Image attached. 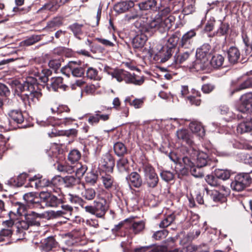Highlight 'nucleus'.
Wrapping results in <instances>:
<instances>
[{"instance_id": "49530a36", "label": "nucleus", "mask_w": 252, "mask_h": 252, "mask_svg": "<svg viewBox=\"0 0 252 252\" xmlns=\"http://www.w3.org/2000/svg\"><path fill=\"white\" fill-rule=\"evenodd\" d=\"M87 183L91 185H94L98 180V173L97 171L92 170L91 171L87 173L85 178Z\"/></svg>"}, {"instance_id": "393cba45", "label": "nucleus", "mask_w": 252, "mask_h": 252, "mask_svg": "<svg viewBox=\"0 0 252 252\" xmlns=\"http://www.w3.org/2000/svg\"><path fill=\"white\" fill-rule=\"evenodd\" d=\"M252 131V114H248L244 122L239 124L237 127L238 133L243 134Z\"/></svg>"}, {"instance_id": "4be33fe9", "label": "nucleus", "mask_w": 252, "mask_h": 252, "mask_svg": "<svg viewBox=\"0 0 252 252\" xmlns=\"http://www.w3.org/2000/svg\"><path fill=\"white\" fill-rule=\"evenodd\" d=\"M63 183L64 187L73 189L76 187L85 188V183L82 182L80 178H76L73 176H66L63 177Z\"/></svg>"}, {"instance_id": "69168bd1", "label": "nucleus", "mask_w": 252, "mask_h": 252, "mask_svg": "<svg viewBox=\"0 0 252 252\" xmlns=\"http://www.w3.org/2000/svg\"><path fill=\"white\" fill-rule=\"evenodd\" d=\"M190 172L191 175L196 178H202L204 176L202 167L197 165L192 167L190 169Z\"/></svg>"}, {"instance_id": "f03ea898", "label": "nucleus", "mask_w": 252, "mask_h": 252, "mask_svg": "<svg viewBox=\"0 0 252 252\" xmlns=\"http://www.w3.org/2000/svg\"><path fill=\"white\" fill-rule=\"evenodd\" d=\"M52 73V71L50 69H43L40 73L38 72L36 77L40 82L46 85L49 91L57 92L59 89L65 91L68 87L63 83V79L61 77H53L50 80V83H47L49 81L48 77Z\"/></svg>"}, {"instance_id": "20e7f679", "label": "nucleus", "mask_w": 252, "mask_h": 252, "mask_svg": "<svg viewBox=\"0 0 252 252\" xmlns=\"http://www.w3.org/2000/svg\"><path fill=\"white\" fill-rule=\"evenodd\" d=\"M36 81L34 83L29 84V88H26L20 97L24 104L31 106L34 104L36 101H38L41 96L42 93L39 89L38 78H35Z\"/></svg>"}, {"instance_id": "13d9d810", "label": "nucleus", "mask_w": 252, "mask_h": 252, "mask_svg": "<svg viewBox=\"0 0 252 252\" xmlns=\"http://www.w3.org/2000/svg\"><path fill=\"white\" fill-rule=\"evenodd\" d=\"M125 102L126 104L128 103L130 106L134 107L136 109L141 108L144 104L143 99L135 98L132 101L130 97H127L125 100Z\"/></svg>"}, {"instance_id": "a878e982", "label": "nucleus", "mask_w": 252, "mask_h": 252, "mask_svg": "<svg viewBox=\"0 0 252 252\" xmlns=\"http://www.w3.org/2000/svg\"><path fill=\"white\" fill-rule=\"evenodd\" d=\"M24 199L30 206L41 208V196H36L32 192L26 193L23 196Z\"/></svg>"}, {"instance_id": "bf43d9fd", "label": "nucleus", "mask_w": 252, "mask_h": 252, "mask_svg": "<svg viewBox=\"0 0 252 252\" xmlns=\"http://www.w3.org/2000/svg\"><path fill=\"white\" fill-rule=\"evenodd\" d=\"M195 3V0H188L185 2L183 11L186 14H189L194 11Z\"/></svg>"}, {"instance_id": "09e8293b", "label": "nucleus", "mask_w": 252, "mask_h": 252, "mask_svg": "<svg viewBox=\"0 0 252 252\" xmlns=\"http://www.w3.org/2000/svg\"><path fill=\"white\" fill-rule=\"evenodd\" d=\"M214 174L219 179L226 180L229 179L231 175L230 171L227 169H216Z\"/></svg>"}, {"instance_id": "4d7b16f0", "label": "nucleus", "mask_w": 252, "mask_h": 252, "mask_svg": "<svg viewBox=\"0 0 252 252\" xmlns=\"http://www.w3.org/2000/svg\"><path fill=\"white\" fill-rule=\"evenodd\" d=\"M63 62V59L61 57L59 59H55L50 60L48 63V65L51 69H52L55 72L57 73V70L61 66V63Z\"/></svg>"}, {"instance_id": "39448f33", "label": "nucleus", "mask_w": 252, "mask_h": 252, "mask_svg": "<svg viewBox=\"0 0 252 252\" xmlns=\"http://www.w3.org/2000/svg\"><path fill=\"white\" fill-rule=\"evenodd\" d=\"M180 36V32L178 31L172 34L168 38L165 46L162 47V52H160V62L165 63L171 58L177 45H179Z\"/></svg>"}, {"instance_id": "9d476101", "label": "nucleus", "mask_w": 252, "mask_h": 252, "mask_svg": "<svg viewBox=\"0 0 252 252\" xmlns=\"http://www.w3.org/2000/svg\"><path fill=\"white\" fill-rule=\"evenodd\" d=\"M41 196V208L47 207H57L62 203V195L60 198L48 192L40 193Z\"/></svg>"}, {"instance_id": "a19ab883", "label": "nucleus", "mask_w": 252, "mask_h": 252, "mask_svg": "<svg viewBox=\"0 0 252 252\" xmlns=\"http://www.w3.org/2000/svg\"><path fill=\"white\" fill-rule=\"evenodd\" d=\"M208 60L197 58L196 60L193 63L192 67L197 71H206L208 69L209 63Z\"/></svg>"}, {"instance_id": "f3484780", "label": "nucleus", "mask_w": 252, "mask_h": 252, "mask_svg": "<svg viewBox=\"0 0 252 252\" xmlns=\"http://www.w3.org/2000/svg\"><path fill=\"white\" fill-rule=\"evenodd\" d=\"M23 215L25 216V222H23V223H25L26 226L22 227L24 229H28L30 226H38L40 225V220L41 219V216L34 212H30L28 213H24Z\"/></svg>"}, {"instance_id": "7ed1b4c3", "label": "nucleus", "mask_w": 252, "mask_h": 252, "mask_svg": "<svg viewBox=\"0 0 252 252\" xmlns=\"http://www.w3.org/2000/svg\"><path fill=\"white\" fill-rule=\"evenodd\" d=\"M113 78L121 82L124 81L127 84H133L135 85H141L145 81L144 76H138L134 74L132 75L130 72L123 69L116 68L113 71L109 72Z\"/></svg>"}, {"instance_id": "de8ad7c7", "label": "nucleus", "mask_w": 252, "mask_h": 252, "mask_svg": "<svg viewBox=\"0 0 252 252\" xmlns=\"http://www.w3.org/2000/svg\"><path fill=\"white\" fill-rule=\"evenodd\" d=\"M28 177L29 175L28 174L23 173L20 174L17 178L11 179L10 183L16 187H21L24 184Z\"/></svg>"}, {"instance_id": "f257e3e1", "label": "nucleus", "mask_w": 252, "mask_h": 252, "mask_svg": "<svg viewBox=\"0 0 252 252\" xmlns=\"http://www.w3.org/2000/svg\"><path fill=\"white\" fill-rule=\"evenodd\" d=\"M158 13L154 18L150 16V20L147 26L150 27V30L158 31L163 33L172 27L174 18L173 16L169 15L171 10L168 7L161 10L158 7Z\"/></svg>"}, {"instance_id": "72a5a7b5", "label": "nucleus", "mask_w": 252, "mask_h": 252, "mask_svg": "<svg viewBox=\"0 0 252 252\" xmlns=\"http://www.w3.org/2000/svg\"><path fill=\"white\" fill-rule=\"evenodd\" d=\"M147 36L144 33L137 34L132 39V45L134 49H141L147 40Z\"/></svg>"}, {"instance_id": "338daca9", "label": "nucleus", "mask_w": 252, "mask_h": 252, "mask_svg": "<svg viewBox=\"0 0 252 252\" xmlns=\"http://www.w3.org/2000/svg\"><path fill=\"white\" fill-rule=\"evenodd\" d=\"M66 203H63L60 204V206L61 207L62 210L57 211V213L60 215H64L67 213L71 214L73 211V209L72 207L70 205Z\"/></svg>"}, {"instance_id": "79ce46f5", "label": "nucleus", "mask_w": 252, "mask_h": 252, "mask_svg": "<svg viewBox=\"0 0 252 252\" xmlns=\"http://www.w3.org/2000/svg\"><path fill=\"white\" fill-rule=\"evenodd\" d=\"M230 30V27L228 23L221 22L220 26L216 31V34H217V36H225V40H226Z\"/></svg>"}, {"instance_id": "5701e85b", "label": "nucleus", "mask_w": 252, "mask_h": 252, "mask_svg": "<svg viewBox=\"0 0 252 252\" xmlns=\"http://www.w3.org/2000/svg\"><path fill=\"white\" fill-rule=\"evenodd\" d=\"M62 203L69 202L71 204H78L85 210L86 202L78 195H73L71 193H69L67 196L63 194L62 195Z\"/></svg>"}, {"instance_id": "5fc2aeb1", "label": "nucleus", "mask_w": 252, "mask_h": 252, "mask_svg": "<svg viewBox=\"0 0 252 252\" xmlns=\"http://www.w3.org/2000/svg\"><path fill=\"white\" fill-rule=\"evenodd\" d=\"M81 157L80 152L77 149L71 150L68 155V160L71 163H74L78 161Z\"/></svg>"}, {"instance_id": "774afa93", "label": "nucleus", "mask_w": 252, "mask_h": 252, "mask_svg": "<svg viewBox=\"0 0 252 252\" xmlns=\"http://www.w3.org/2000/svg\"><path fill=\"white\" fill-rule=\"evenodd\" d=\"M87 169L88 167L86 165L78 163L75 167L76 175L78 176V178L81 177L85 174Z\"/></svg>"}, {"instance_id": "6e6552de", "label": "nucleus", "mask_w": 252, "mask_h": 252, "mask_svg": "<svg viewBox=\"0 0 252 252\" xmlns=\"http://www.w3.org/2000/svg\"><path fill=\"white\" fill-rule=\"evenodd\" d=\"M143 170L144 173L145 183L147 187L156 188L159 183V178L155 168L150 163L143 164Z\"/></svg>"}, {"instance_id": "c85d7f7f", "label": "nucleus", "mask_w": 252, "mask_h": 252, "mask_svg": "<svg viewBox=\"0 0 252 252\" xmlns=\"http://www.w3.org/2000/svg\"><path fill=\"white\" fill-rule=\"evenodd\" d=\"M128 230L130 233L137 234L142 231L145 226V222L142 221H134L133 219H128Z\"/></svg>"}, {"instance_id": "680f3d73", "label": "nucleus", "mask_w": 252, "mask_h": 252, "mask_svg": "<svg viewBox=\"0 0 252 252\" xmlns=\"http://www.w3.org/2000/svg\"><path fill=\"white\" fill-rule=\"evenodd\" d=\"M41 39V37L40 35L33 34L23 41L22 42L24 45L31 46L40 41Z\"/></svg>"}, {"instance_id": "aec40b11", "label": "nucleus", "mask_w": 252, "mask_h": 252, "mask_svg": "<svg viewBox=\"0 0 252 252\" xmlns=\"http://www.w3.org/2000/svg\"><path fill=\"white\" fill-rule=\"evenodd\" d=\"M63 177H62L61 176H56L52 178L51 180L48 179H43L42 180H40L39 183L40 187H47L53 188V190L54 192H58V190H60V189L58 187L60 185L61 183H63Z\"/></svg>"}, {"instance_id": "e2e57ef3", "label": "nucleus", "mask_w": 252, "mask_h": 252, "mask_svg": "<svg viewBox=\"0 0 252 252\" xmlns=\"http://www.w3.org/2000/svg\"><path fill=\"white\" fill-rule=\"evenodd\" d=\"M57 169L60 172L71 174L75 172V166L68 164H59Z\"/></svg>"}, {"instance_id": "f704fd0d", "label": "nucleus", "mask_w": 252, "mask_h": 252, "mask_svg": "<svg viewBox=\"0 0 252 252\" xmlns=\"http://www.w3.org/2000/svg\"><path fill=\"white\" fill-rule=\"evenodd\" d=\"M84 24L75 22L70 25L68 27V29L72 32L75 37L80 39V36L83 35L84 33Z\"/></svg>"}, {"instance_id": "a211bd4d", "label": "nucleus", "mask_w": 252, "mask_h": 252, "mask_svg": "<svg viewBox=\"0 0 252 252\" xmlns=\"http://www.w3.org/2000/svg\"><path fill=\"white\" fill-rule=\"evenodd\" d=\"M100 165L105 172H113L115 165V159L114 156L109 153L103 155Z\"/></svg>"}, {"instance_id": "c03bdc74", "label": "nucleus", "mask_w": 252, "mask_h": 252, "mask_svg": "<svg viewBox=\"0 0 252 252\" xmlns=\"http://www.w3.org/2000/svg\"><path fill=\"white\" fill-rule=\"evenodd\" d=\"M224 61V58L222 55L216 54L213 56L210 63L213 68H219L222 65Z\"/></svg>"}, {"instance_id": "0eeeda50", "label": "nucleus", "mask_w": 252, "mask_h": 252, "mask_svg": "<svg viewBox=\"0 0 252 252\" xmlns=\"http://www.w3.org/2000/svg\"><path fill=\"white\" fill-rule=\"evenodd\" d=\"M109 209L107 201L104 198H98L94 201L93 205H87L85 207L86 212L94 215L97 218L105 219L106 212Z\"/></svg>"}, {"instance_id": "052dcab7", "label": "nucleus", "mask_w": 252, "mask_h": 252, "mask_svg": "<svg viewBox=\"0 0 252 252\" xmlns=\"http://www.w3.org/2000/svg\"><path fill=\"white\" fill-rule=\"evenodd\" d=\"M205 180L212 187H218L220 186V182L214 174L207 175L206 177Z\"/></svg>"}, {"instance_id": "473e14b6", "label": "nucleus", "mask_w": 252, "mask_h": 252, "mask_svg": "<svg viewBox=\"0 0 252 252\" xmlns=\"http://www.w3.org/2000/svg\"><path fill=\"white\" fill-rule=\"evenodd\" d=\"M211 56V46L209 44H203L196 50V57L199 59L208 60Z\"/></svg>"}, {"instance_id": "c756f323", "label": "nucleus", "mask_w": 252, "mask_h": 252, "mask_svg": "<svg viewBox=\"0 0 252 252\" xmlns=\"http://www.w3.org/2000/svg\"><path fill=\"white\" fill-rule=\"evenodd\" d=\"M36 81V78L33 77H29L27 78L26 81L23 83H18L15 85L14 88V94L16 95L21 97L26 88H29V84L34 83Z\"/></svg>"}, {"instance_id": "864d4df0", "label": "nucleus", "mask_w": 252, "mask_h": 252, "mask_svg": "<svg viewBox=\"0 0 252 252\" xmlns=\"http://www.w3.org/2000/svg\"><path fill=\"white\" fill-rule=\"evenodd\" d=\"M162 250V247L160 246H155L153 248L149 246L146 247H139L135 248L133 251L134 252H159Z\"/></svg>"}, {"instance_id": "c9c22d12", "label": "nucleus", "mask_w": 252, "mask_h": 252, "mask_svg": "<svg viewBox=\"0 0 252 252\" xmlns=\"http://www.w3.org/2000/svg\"><path fill=\"white\" fill-rule=\"evenodd\" d=\"M191 51H186L183 53L176 54L174 56L173 63L172 65L177 67L187 61L189 58Z\"/></svg>"}, {"instance_id": "9b49d317", "label": "nucleus", "mask_w": 252, "mask_h": 252, "mask_svg": "<svg viewBox=\"0 0 252 252\" xmlns=\"http://www.w3.org/2000/svg\"><path fill=\"white\" fill-rule=\"evenodd\" d=\"M196 29H191L184 34L179 42V48L191 51L193 49L194 38L196 35Z\"/></svg>"}, {"instance_id": "1a4fd4ad", "label": "nucleus", "mask_w": 252, "mask_h": 252, "mask_svg": "<svg viewBox=\"0 0 252 252\" xmlns=\"http://www.w3.org/2000/svg\"><path fill=\"white\" fill-rule=\"evenodd\" d=\"M149 13H143L140 9L139 10H134L130 13L127 14L125 16V20L130 22L131 20L136 19H140L142 24H140L141 27V31L144 32H148L150 30V27H148L147 25H148L149 20H150V16Z\"/></svg>"}, {"instance_id": "6ab92c4d", "label": "nucleus", "mask_w": 252, "mask_h": 252, "mask_svg": "<svg viewBox=\"0 0 252 252\" xmlns=\"http://www.w3.org/2000/svg\"><path fill=\"white\" fill-rule=\"evenodd\" d=\"M126 180L130 188L139 189L143 184L142 177L136 171L128 173L126 177Z\"/></svg>"}, {"instance_id": "dca6fc26", "label": "nucleus", "mask_w": 252, "mask_h": 252, "mask_svg": "<svg viewBox=\"0 0 252 252\" xmlns=\"http://www.w3.org/2000/svg\"><path fill=\"white\" fill-rule=\"evenodd\" d=\"M26 209V206L24 204L15 200L11 201V208L8 213L9 218L17 219V217L23 215Z\"/></svg>"}, {"instance_id": "423d86ee", "label": "nucleus", "mask_w": 252, "mask_h": 252, "mask_svg": "<svg viewBox=\"0 0 252 252\" xmlns=\"http://www.w3.org/2000/svg\"><path fill=\"white\" fill-rule=\"evenodd\" d=\"M252 184V171L249 172H240L235 175L230 186L232 190L242 191Z\"/></svg>"}, {"instance_id": "b1692460", "label": "nucleus", "mask_w": 252, "mask_h": 252, "mask_svg": "<svg viewBox=\"0 0 252 252\" xmlns=\"http://www.w3.org/2000/svg\"><path fill=\"white\" fill-rule=\"evenodd\" d=\"M139 9L143 12V11H148L150 12V16H151V11H158V7L157 6V0H143L138 3Z\"/></svg>"}, {"instance_id": "58836bf2", "label": "nucleus", "mask_w": 252, "mask_h": 252, "mask_svg": "<svg viewBox=\"0 0 252 252\" xmlns=\"http://www.w3.org/2000/svg\"><path fill=\"white\" fill-rule=\"evenodd\" d=\"M113 150L115 154L119 158L125 157L128 153L126 145L121 142H117L114 144Z\"/></svg>"}, {"instance_id": "7c9ffc66", "label": "nucleus", "mask_w": 252, "mask_h": 252, "mask_svg": "<svg viewBox=\"0 0 252 252\" xmlns=\"http://www.w3.org/2000/svg\"><path fill=\"white\" fill-rule=\"evenodd\" d=\"M134 5V2L131 0H121L115 4L114 9L118 13H122L133 7Z\"/></svg>"}, {"instance_id": "4468645a", "label": "nucleus", "mask_w": 252, "mask_h": 252, "mask_svg": "<svg viewBox=\"0 0 252 252\" xmlns=\"http://www.w3.org/2000/svg\"><path fill=\"white\" fill-rule=\"evenodd\" d=\"M220 189L224 192L223 193H221L217 190H209L206 189L207 194L210 196L214 202L223 203L227 200L226 196L229 194L230 190L224 186H221Z\"/></svg>"}, {"instance_id": "603ef678", "label": "nucleus", "mask_w": 252, "mask_h": 252, "mask_svg": "<svg viewBox=\"0 0 252 252\" xmlns=\"http://www.w3.org/2000/svg\"><path fill=\"white\" fill-rule=\"evenodd\" d=\"M175 220V215L174 213H172L167 215L163 220H162L159 226L160 228H165L169 226Z\"/></svg>"}, {"instance_id": "f8f14e48", "label": "nucleus", "mask_w": 252, "mask_h": 252, "mask_svg": "<svg viewBox=\"0 0 252 252\" xmlns=\"http://www.w3.org/2000/svg\"><path fill=\"white\" fill-rule=\"evenodd\" d=\"M9 117L8 129H16L18 125L22 124L24 121V117L21 110L19 109L11 110L8 113Z\"/></svg>"}, {"instance_id": "2eb2a0df", "label": "nucleus", "mask_w": 252, "mask_h": 252, "mask_svg": "<svg viewBox=\"0 0 252 252\" xmlns=\"http://www.w3.org/2000/svg\"><path fill=\"white\" fill-rule=\"evenodd\" d=\"M101 180L104 188L110 192L115 193L120 189L119 184L111 175L105 174L101 177Z\"/></svg>"}, {"instance_id": "ea45409f", "label": "nucleus", "mask_w": 252, "mask_h": 252, "mask_svg": "<svg viewBox=\"0 0 252 252\" xmlns=\"http://www.w3.org/2000/svg\"><path fill=\"white\" fill-rule=\"evenodd\" d=\"M111 108H106V107H102L100 110L95 112L98 117L99 122L100 120L103 121H107L109 120L111 115Z\"/></svg>"}, {"instance_id": "37998d69", "label": "nucleus", "mask_w": 252, "mask_h": 252, "mask_svg": "<svg viewBox=\"0 0 252 252\" xmlns=\"http://www.w3.org/2000/svg\"><path fill=\"white\" fill-rule=\"evenodd\" d=\"M84 189L81 192V195L82 199L88 201L93 200L95 198L96 192L95 189L93 188H83Z\"/></svg>"}, {"instance_id": "8fccbe9b", "label": "nucleus", "mask_w": 252, "mask_h": 252, "mask_svg": "<svg viewBox=\"0 0 252 252\" xmlns=\"http://www.w3.org/2000/svg\"><path fill=\"white\" fill-rule=\"evenodd\" d=\"M86 71L87 78L97 81L101 80V77L98 74V71L96 68L93 67H88Z\"/></svg>"}, {"instance_id": "4c0bfd02", "label": "nucleus", "mask_w": 252, "mask_h": 252, "mask_svg": "<svg viewBox=\"0 0 252 252\" xmlns=\"http://www.w3.org/2000/svg\"><path fill=\"white\" fill-rule=\"evenodd\" d=\"M177 136L178 139L182 140L187 145L191 146L193 142L191 139V136L186 129H181L177 131Z\"/></svg>"}, {"instance_id": "0e129e2a", "label": "nucleus", "mask_w": 252, "mask_h": 252, "mask_svg": "<svg viewBox=\"0 0 252 252\" xmlns=\"http://www.w3.org/2000/svg\"><path fill=\"white\" fill-rule=\"evenodd\" d=\"M189 128L193 133L204 132V129L200 123L196 121L192 122L189 124Z\"/></svg>"}, {"instance_id": "2f4dec72", "label": "nucleus", "mask_w": 252, "mask_h": 252, "mask_svg": "<svg viewBox=\"0 0 252 252\" xmlns=\"http://www.w3.org/2000/svg\"><path fill=\"white\" fill-rule=\"evenodd\" d=\"M251 88H252V77H249L239 82L234 89H231L230 90V95L232 96L235 93Z\"/></svg>"}, {"instance_id": "6e6d98bb", "label": "nucleus", "mask_w": 252, "mask_h": 252, "mask_svg": "<svg viewBox=\"0 0 252 252\" xmlns=\"http://www.w3.org/2000/svg\"><path fill=\"white\" fill-rule=\"evenodd\" d=\"M63 18L61 17H56L49 21L46 27V29H53L56 27H59L63 24Z\"/></svg>"}, {"instance_id": "412c9836", "label": "nucleus", "mask_w": 252, "mask_h": 252, "mask_svg": "<svg viewBox=\"0 0 252 252\" xmlns=\"http://www.w3.org/2000/svg\"><path fill=\"white\" fill-rule=\"evenodd\" d=\"M87 64L82 63L80 61H71V65L69 67L72 70V75L76 77H81L84 75L86 67Z\"/></svg>"}, {"instance_id": "bb28decb", "label": "nucleus", "mask_w": 252, "mask_h": 252, "mask_svg": "<svg viewBox=\"0 0 252 252\" xmlns=\"http://www.w3.org/2000/svg\"><path fill=\"white\" fill-rule=\"evenodd\" d=\"M116 167L119 172L128 174L130 171V162L126 157H120L117 161Z\"/></svg>"}, {"instance_id": "e433bc0d", "label": "nucleus", "mask_w": 252, "mask_h": 252, "mask_svg": "<svg viewBox=\"0 0 252 252\" xmlns=\"http://www.w3.org/2000/svg\"><path fill=\"white\" fill-rule=\"evenodd\" d=\"M57 245L58 243L53 236L48 237L41 241V246L46 251H52L53 249L57 247Z\"/></svg>"}, {"instance_id": "a18cd8bd", "label": "nucleus", "mask_w": 252, "mask_h": 252, "mask_svg": "<svg viewBox=\"0 0 252 252\" xmlns=\"http://www.w3.org/2000/svg\"><path fill=\"white\" fill-rule=\"evenodd\" d=\"M53 114H61L63 112L69 113L70 111V108L66 105L57 104L53 105L50 109Z\"/></svg>"}, {"instance_id": "ddd939ff", "label": "nucleus", "mask_w": 252, "mask_h": 252, "mask_svg": "<svg viewBox=\"0 0 252 252\" xmlns=\"http://www.w3.org/2000/svg\"><path fill=\"white\" fill-rule=\"evenodd\" d=\"M238 110L243 113L252 114V92L246 93L240 97Z\"/></svg>"}, {"instance_id": "3c124183", "label": "nucleus", "mask_w": 252, "mask_h": 252, "mask_svg": "<svg viewBox=\"0 0 252 252\" xmlns=\"http://www.w3.org/2000/svg\"><path fill=\"white\" fill-rule=\"evenodd\" d=\"M210 160L208 159L207 154L202 153H200L197 158V165L201 167L210 165Z\"/></svg>"}, {"instance_id": "cd10ccee", "label": "nucleus", "mask_w": 252, "mask_h": 252, "mask_svg": "<svg viewBox=\"0 0 252 252\" xmlns=\"http://www.w3.org/2000/svg\"><path fill=\"white\" fill-rule=\"evenodd\" d=\"M227 58L229 63L234 64L238 63L240 58V51L236 46H232L227 50Z\"/></svg>"}]
</instances>
